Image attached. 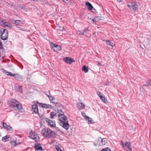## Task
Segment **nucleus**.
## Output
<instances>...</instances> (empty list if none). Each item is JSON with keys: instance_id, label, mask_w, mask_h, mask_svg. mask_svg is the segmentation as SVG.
<instances>
[{"instance_id": "393cba45", "label": "nucleus", "mask_w": 151, "mask_h": 151, "mask_svg": "<svg viewBox=\"0 0 151 151\" xmlns=\"http://www.w3.org/2000/svg\"><path fill=\"white\" fill-rule=\"evenodd\" d=\"M18 144L19 143L17 142L16 140H13L11 142V145L14 146H15Z\"/></svg>"}, {"instance_id": "412c9836", "label": "nucleus", "mask_w": 151, "mask_h": 151, "mask_svg": "<svg viewBox=\"0 0 151 151\" xmlns=\"http://www.w3.org/2000/svg\"><path fill=\"white\" fill-rule=\"evenodd\" d=\"M92 17L90 14H88V22L90 23L93 24V18H92Z\"/></svg>"}, {"instance_id": "8fccbe9b", "label": "nucleus", "mask_w": 151, "mask_h": 151, "mask_svg": "<svg viewBox=\"0 0 151 151\" xmlns=\"http://www.w3.org/2000/svg\"><path fill=\"white\" fill-rule=\"evenodd\" d=\"M98 65H102L100 63H98Z\"/></svg>"}, {"instance_id": "58836bf2", "label": "nucleus", "mask_w": 151, "mask_h": 151, "mask_svg": "<svg viewBox=\"0 0 151 151\" xmlns=\"http://www.w3.org/2000/svg\"><path fill=\"white\" fill-rule=\"evenodd\" d=\"M89 68L88 67L86 66V73H87L88 71Z\"/></svg>"}, {"instance_id": "9d476101", "label": "nucleus", "mask_w": 151, "mask_h": 151, "mask_svg": "<svg viewBox=\"0 0 151 151\" xmlns=\"http://www.w3.org/2000/svg\"><path fill=\"white\" fill-rule=\"evenodd\" d=\"M0 23L1 25L3 27H6L9 28H11L12 27V25L7 22H4L1 20Z\"/></svg>"}, {"instance_id": "39448f33", "label": "nucleus", "mask_w": 151, "mask_h": 151, "mask_svg": "<svg viewBox=\"0 0 151 151\" xmlns=\"http://www.w3.org/2000/svg\"><path fill=\"white\" fill-rule=\"evenodd\" d=\"M96 144L99 146L105 145L108 142L107 139L105 138H102L100 137L98 138L96 141Z\"/></svg>"}, {"instance_id": "2f4dec72", "label": "nucleus", "mask_w": 151, "mask_h": 151, "mask_svg": "<svg viewBox=\"0 0 151 151\" xmlns=\"http://www.w3.org/2000/svg\"><path fill=\"white\" fill-rule=\"evenodd\" d=\"M55 105L56 107H57V108H58V106H61V104H60L56 102V103L55 104Z\"/></svg>"}, {"instance_id": "7c9ffc66", "label": "nucleus", "mask_w": 151, "mask_h": 151, "mask_svg": "<svg viewBox=\"0 0 151 151\" xmlns=\"http://www.w3.org/2000/svg\"><path fill=\"white\" fill-rule=\"evenodd\" d=\"M97 95L99 96V97H101V96H103V94L100 92L98 91L97 93Z\"/></svg>"}, {"instance_id": "1a4fd4ad", "label": "nucleus", "mask_w": 151, "mask_h": 151, "mask_svg": "<svg viewBox=\"0 0 151 151\" xmlns=\"http://www.w3.org/2000/svg\"><path fill=\"white\" fill-rule=\"evenodd\" d=\"M45 120L49 126L52 127H55V121H52L49 119L46 118Z\"/></svg>"}, {"instance_id": "f257e3e1", "label": "nucleus", "mask_w": 151, "mask_h": 151, "mask_svg": "<svg viewBox=\"0 0 151 151\" xmlns=\"http://www.w3.org/2000/svg\"><path fill=\"white\" fill-rule=\"evenodd\" d=\"M60 121V125L65 129L67 130L69 128V125L67 117L63 114H60L59 113L58 116Z\"/></svg>"}, {"instance_id": "c03bdc74", "label": "nucleus", "mask_w": 151, "mask_h": 151, "mask_svg": "<svg viewBox=\"0 0 151 151\" xmlns=\"http://www.w3.org/2000/svg\"><path fill=\"white\" fill-rule=\"evenodd\" d=\"M149 86H151V82H149L148 83Z\"/></svg>"}, {"instance_id": "a18cd8bd", "label": "nucleus", "mask_w": 151, "mask_h": 151, "mask_svg": "<svg viewBox=\"0 0 151 151\" xmlns=\"http://www.w3.org/2000/svg\"><path fill=\"white\" fill-rule=\"evenodd\" d=\"M143 86H149L148 83H147L146 84L144 85H143Z\"/></svg>"}, {"instance_id": "6ab92c4d", "label": "nucleus", "mask_w": 151, "mask_h": 151, "mask_svg": "<svg viewBox=\"0 0 151 151\" xmlns=\"http://www.w3.org/2000/svg\"><path fill=\"white\" fill-rule=\"evenodd\" d=\"M50 134L49 138H54L56 137L57 134L54 131H52L50 129Z\"/></svg>"}, {"instance_id": "f8f14e48", "label": "nucleus", "mask_w": 151, "mask_h": 151, "mask_svg": "<svg viewBox=\"0 0 151 151\" xmlns=\"http://www.w3.org/2000/svg\"><path fill=\"white\" fill-rule=\"evenodd\" d=\"M35 147L36 151H43L41 145L36 143L35 144Z\"/></svg>"}, {"instance_id": "4468645a", "label": "nucleus", "mask_w": 151, "mask_h": 151, "mask_svg": "<svg viewBox=\"0 0 151 151\" xmlns=\"http://www.w3.org/2000/svg\"><path fill=\"white\" fill-rule=\"evenodd\" d=\"M52 44L53 45L52 48L55 51L57 52L61 50V47L60 46L56 44Z\"/></svg>"}, {"instance_id": "e433bc0d", "label": "nucleus", "mask_w": 151, "mask_h": 151, "mask_svg": "<svg viewBox=\"0 0 151 151\" xmlns=\"http://www.w3.org/2000/svg\"><path fill=\"white\" fill-rule=\"evenodd\" d=\"M56 149L57 150V151H63L62 150L61 148L58 147H57Z\"/></svg>"}, {"instance_id": "ddd939ff", "label": "nucleus", "mask_w": 151, "mask_h": 151, "mask_svg": "<svg viewBox=\"0 0 151 151\" xmlns=\"http://www.w3.org/2000/svg\"><path fill=\"white\" fill-rule=\"evenodd\" d=\"M60 112L58 111H54L51 112L50 113V118L53 119L54 118V116H58Z\"/></svg>"}, {"instance_id": "bb28decb", "label": "nucleus", "mask_w": 151, "mask_h": 151, "mask_svg": "<svg viewBox=\"0 0 151 151\" xmlns=\"http://www.w3.org/2000/svg\"><path fill=\"white\" fill-rule=\"evenodd\" d=\"M100 19V17L99 16L96 17L93 19V23L94 22H99Z\"/></svg>"}, {"instance_id": "09e8293b", "label": "nucleus", "mask_w": 151, "mask_h": 151, "mask_svg": "<svg viewBox=\"0 0 151 151\" xmlns=\"http://www.w3.org/2000/svg\"><path fill=\"white\" fill-rule=\"evenodd\" d=\"M56 130L58 131H60V130L58 128H56Z\"/></svg>"}, {"instance_id": "7ed1b4c3", "label": "nucleus", "mask_w": 151, "mask_h": 151, "mask_svg": "<svg viewBox=\"0 0 151 151\" xmlns=\"http://www.w3.org/2000/svg\"><path fill=\"white\" fill-rule=\"evenodd\" d=\"M127 5L131 10L135 11L138 9L140 4L134 1H131L129 2Z\"/></svg>"}, {"instance_id": "ea45409f", "label": "nucleus", "mask_w": 151, "mask_h": 151, "mask_svg": "<svg viewBox=\"0 0 151 151\" xmlns=\"http://www.w3.org/2000/svg\"><path fill=\"white\" fill-rule=\"evenodd\" d=\"M6 129H7L8 130H11L12 129V128L9 126H8L7 127Z\"/></svg>"}, {"instance_id": "2eb2a0df", "label": "nucleus", "mask_w": 151, "mask_h": 151, "mask_svg": "<svg viewBox=\"0 0 151 151\" xmlns=\"http://www.w3.org/2000/svg\"><path fill=\"white\" fill-rule=\"evenodd\" d=\"M86 120L88 124H93L94 123L93 120L91 118L86 115Z\"/></svg>"}, {"instance_id": "a878e982", "label": "nucleus", "mask_w": 151, "mask_h": 151, "mask_svg": "<svg viewBox=\"0 0 151 151\" xmlns=\"http://www.w3.org/2000/svg\"><path fill=\"white\" fill-rule=\"evenodd\" d=\"M100 98L101 99L104 103H107L108 102L107 99L105 97V96L104 95L102 96L101 97H100Z\"/></svg>"}, {"instance_id": "20e7f679", "label": "nucleus", "mask_w": 151, "mask_h": 151, "mask_svg": "<svg viewBox=\"0 0 151 151\" xmlns=\"http://www.w3.org/2000/svg\"><path fill=\"white\" fill-rule=\"evenodd\" d=\"M0 37L2 40H6L8 36V31L5 29L1 28L0 29Z\"/></svg>"}, {"instance_id": "c756f323", "label": "nucleus", "mask_w": 151, "mask_h": 151, "mask_svg": "<svg viewBox=\"0 0 151 151\" xmlns=\"http://www.w3.org/2000/svg\"><path fill=\"white\" fill-rule=\"evenodd\" d=\"M101 151H111L110 149L108 147L103 149Z\"/></svg>"}, {"instance_id": "4c0bfd02", "label": "nucleus", "mask_w": 151, "mask_h": 151, "mask_svg": "<svg viewBox=\"0 0 151 151\" xmlns=\"http://www.w3.org/2000/svg\"><path fill=\"white\" fill-rule=\"evenodd\" d=\"M3 47V46L2 45V44L1 42V40L0 41V48L2 49Z\"/></svg>"}, {"instance_id": "473e14b6", "label": "nucleus", "mask_w": 151, "mask_h": 151, "mask_svg": "<svg viewBox=\"0 0 151 151\" xmlns=\"http://www.w3.org/2000/svg\"><path fill=\"white\" fill-rule=\"evenodd\" d=\"M3 126L5 128H6L8 126V125H7V124L4 122L3 123Z\"/></svg>"}, {"instance_id": "79ce46f5", "label": "nucleus", "mask_w": 151, "mask_h": 151, "mask_svg": "<svg viewBox=\"0 0 151 151\" xmlns=\"http://www.w3.org/2000/svg\"><path fill=\"white\" fill-rule=\"evenodd\" d=\"M51 102L52 104H55L56 103V102H55V99H54V100L52 101H51Z\"/></svg>"}, {"instance_id": "0eeeda50", "label": "nucleus", "mask_w": 151, "mask_h": 151, "mask_svg": "<svg viewBox=\"0 0 151 151\" xmlns=\"http://www.w3.org/2000/svg\"><path fill=\"white\" fill-rule=\"evenodd\" d=\"M30 137L32 139H34L36 142L40 140L38 134L35 132L31 131L30 132Z\"/></svg>"}, {"instance_id": "f3484780", "label": "nucleus", "mask_w": 151, "mask_h": 151, "mask_svg": "<svg viewBox=\"0 0 151 151\" xmlns=\"http://www.w3.org/2000/svg\"><path fill=\"white\" fill-rule=\"evenodd\" d=\"M39 104L41 105V106L43 108L45 109H51L52 108V106L50 104H43L42 103H39Z\"/></svg>"}, {"instance_id": "c9c22d12", "label": "nucleus", "mask_w": 151, "mask_h": 151, "mask_svg": "<svg viewBox=\"0 0 151 151\" xmlns=\"http://www.w3.org/2000/svg\"><path fill=\"white\" fill-rule=\"evenodd\" d=\"M49 99L50 100V101H53V100H54V99L53 98V97L52 96H49Z\"/></svg>"}, {"instance_id": "423d86ee", "label": "nucleus", "mask_w": 151, "mask_h": 151, "mask_svg": "<svg viewBox=\"0 0 151 151\" xmlns=\"http://www.w3.org/2000/svg\"><path fill=\"white\" fill-rule=\"evenodd\" d=\"M120 145L127 151H132V148L131 146V143L130 142H127L124 143L123 141H122L121 142Z\"/></svg>"}, {"instance_id": "f704fd0d", "label": "nucleus", "mask_w": 151, "mask_h": 151, "mask_svg": "<svg viewBox=\"0 0 151 151\" xmlns=\"http://www.w3.org/2000/svg\"><path fill=\"white\" fill-rule=\"evenodd\" d=\"M59 30L60 31H63L64 30V28L63 27H60L59 26Z\"/></svg>"}, {"instance_id": "9b49d317", "label": "nucleus", "mask_w": 151, "mask_h": 151, "mask_svg": "<svg viewBox=\"0 0 151 151\" xmlns=\"http://www.w3.org/2000/svg\"><path fill=\"white\" fill-rule=\"evenodd\" d=\"M63 60L66 63L71 64L75 62L74 60L71 58L66 57L63 59Z\"/></svg>"}, {"instance_id": "6e6552de", "label": "nucleus", "mask_w": 151, "mask_h": 151, "mask_svg": "<svg viewBox=\"0 0 151 151\" xmlns=\"http://www.w3.org/2000/svg\"><path fill=\"white\" fill-rule=\"evenodd\" d=\"M50 129L49 128L44 129L42 131V134L45 137L49 138L50 134Z\"/></svg>"}, {"instance_id": "b1692460", "label": "nucleus", "mask_w": 151, "mask_h": 151, "mask_svg": "<svg viewBox=\"0 0 151 151\" xmlns=\"http://www.w3.org/2000/svg\"><path fill=\"white\" fill-rule=\"evenodd\" d=\"M3 73L4 74H6L7 76H14L15 74H12L11 72H6L5 71H4L3 72Z\"/></svg>"}, {"instance_id": "de8ad7c7", "label": "nucleus", "mask_w": 151, "mask_h": 151, "mask_svg": "<svg viewBox=\"0 0 151 151\" xmlns=\"http://www.w3.org/2000/svg\"><path fill=\"white\" fill-rule=\"evenodd\" d=\"M117 1L119 2H120L122 1V0H117Z\"/></svg>"}, {"instance_id": "f03ea898", "label": "nucleus", "mask_w": 151, "mask_h": 151, "mask_svg": "<svg viewBox=\"0 0 151 151\" xmlns=\"http://www.w3.org/2000/svg\"><path fill=\"white\" fill-rule=\"evenodd\" d=\"M8 104L10 107L16 110H20L22 107V105L15 99H12L8 101Z\"/></svg>"}, {"instance_id": "5701e85b", "label": "nucleus", "mask_w": 151, "mask_h": 151, "mask_svg": "<svg viewBox=\"0 0 151 151\" xmlns=\"http://www.w3.org/2000/svg\"><path fill=\"white\" fill-rule=\"evenodd\" d=\"M77 106L79 109H82L84 108V104L82 103H79L77 104Z\"/></svg>"}, {"instance_id": "dca6fc26", "label": "nucleus", "mask_w": 151, "mask_h": 151, "mask_svg": "<svg viewBox=\"0 0 151 151\" xmlns=\"http://www.w3.org/2000/svg\"><path fill=\"white\" fill-rule=\"evenodd\" d=\"M38 106L37 105H34L32 106V109L33 112H34L36 114H38Z\"/></svg>"}, {"instance_id": "37998d69", "label": "nucleus", "mask_w": 151, "mask_h": 151, "mask_svg": "<svg viewBox=\"0 0 151 151\" xmlns=\"http://www.w3.org/2000/svg\"><path fill=\"white\" fill-rule=\"evenodd\" d=\"M82 70L83 71H85V65H83V68H82Z\"/></svg>"}, {"instance_id": "a211bd4d", "label": "nucleus", "mask_w": 151, "mask_h": 151, "mask_svg": "<svg viewBox=\"0 0 151 151\" xmlns=\"http://www.w3.org/2000/svg\"><path fill=\"white\" fill-rule=\"evenodd\" d=\"M11 138L9 135H7L3 137L1 139V140L3 142H5L10 140Z\"/></svg>"}, {"instance_id": "aec40b11", "label": "nucleus", "mask_w": 151, "mask_h": 151, "mask_svg": "<svg viewBox=\"0 0 151 151\" xmlns=\"http://www.w3.org/2000/svg\"><path fill=\"white\" fill-rule=\"evenodd\" d=\"M14 78L19 81L22 80V76L18 74H15L14 76Z\"/></svg>"}, {"instance_id": "3c124183", "label": "nucleus", "mask_w": 151, "mask_h": 151, "mask_svg": "<svg viewBox=\"0 0 151 151\" xmlns=\"http://www.w3.org/2000/svg\"><path fill=\"white\" fill-rule=\"evenodd\" d=\"M1 103V99L0 98V104Z\"/></svg>"}, {"instance_id": "c85d7f7f", "label": "nucleus", "mask_w": 151, "mask_h": 151, "mask_svg": "<svg viewBox=\"0 0 151 151\" xmlns=\"http://www.w3.org/2000/svg\"><path fill=\"white\" fill-rule=\"evenodd\" d=\"M15 23L16 25H19L21 24H22V22L19 20H17L15 21Z\"/></svg>"}, {"instance_id": "a19ab883", "label": "nucleus", "mask_w": 151, "mask_h": 151, "mask_svg": "<svg viewBox=\"0 0 151 151\" xmlns=\"http://www.w3.org/2000/svg\"><path fill=\"white\" fill-rule=\"evenodd\" d=\"M65 3H67L68 2L69 0H63Z\"/></svg>"}, {"instance_id": "49530a36", "label": "nucleus", "mask_w": 151, "mask_h": 151, "mask_svg": "<svg viewBox=\"0 0 151 151\" xmlns=\"http://www.w3.org/2000/svg\"><path fill=\"white\" fill-rule=\"evenodd\" d=\"M82 115L83 116H85V113L84 112H82Z\"/></svg>"}, {"instance_id": "72a5a7b5", "label": "nucleus", "mask_w": 151, "mask_h": 151, "mask_svg": "<svg viewBox=\"0 0 151 151\" xmlns=\"http://www.w3.org/2000/svg\"><path fill=\"white\" fill-rule=\"evenodd\" d=\"M18 88L19 89V91L20 92H22V87L21 86H19L18 87Z\"/></svg>"}, {"instance_id": "cd10ccee", "label": "nucleus", "mask_w": 151, "mask_h": 151, "mask_svg": "<svg viewBox=\"0 0 151 151\" xmlns=\"http://www.w3.org/2000/svg\"><path fill=\"white\" fill-rule=\"evenodd\" d=\"M106 44L109 45H111L112 47H113V45H114V43L111 42L109 40L106 41Z\"/></svg>"}, {"instance_id": "4be33fe9", "label": "nucleus", "mask_w": 151, "mask_h": 151, "mask_svg": "<svg viewBox=\"0 0 151 151\" xmlns=\"http://www.w3.org/2000/svg\"><path fill=\"white\" fill-rule=\"evenodd\" d=\"M86 5L87 6V8L89 10H92V9H94L91 3L88 2H87L86 3Z\"/></svg>"}]
</instances>
